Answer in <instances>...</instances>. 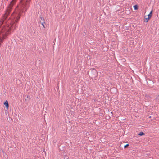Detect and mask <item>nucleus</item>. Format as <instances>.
I'll return each mask as SVG.
<instances>
[{
	"label": "nucleus",
	"instance_id": "20e7f679",
	"mask_svg": "<svg viewBox=\"0 0 159 159\" xmlns=\"http://www.w3.org/2000/svg\"><path fill=\"white\" fill-rule=\"evenodd\" d=\"M152 10L150 11L149 14L148 15V18H150V19L151 18L152 15Z\"/></svg>",
	"mask_w": 159,
	"mask_h": 159
},
{
	"label": "nucleus",
	"instance_id": "f257e3e1",
	"mask_svg": "<svg viewBox=\"0 0 159 159\" xmlns=\"http://www.w3.org/2000/svg\"><path fill=\"white\" fill-rule=\"evenodd\" d=\"M30 0H23L20 4L12 13L10 17H8L11 11L13 4L10 3L0 20V39L3 40L10 33V31L17 27V23L20 16L25 13L28 8Z\"/></svg>",
	"mask_w": 159,
	"mask_h": 159
},
{
	"label": "nucleus",
	"instance_id": "f03ea898",
	"mask_svg": "<svg viewBox=\"0 0 159 159\" xmlns=\"http://www.w3.org/2000/svg\"><path fill=\"white\" fill-rule=\"evenodd\" d=\"M91 74L92 77H95L97 75V71L94 69H93L91 70Z\"/></svg>",
	"mask_w": 159,
	"mask_h": 159
},
{
	"label": "nucleus",
	"instance_id": "1a4fd4ad",
	"mask_svg": "<svg viewBox=\"0 0 159 159\" xmlns=\"http://www.w3.org/2000/svg\"><path fill=\"white\" fill-rule=\"evenodd\" d=\"M145 97L147 98L148 99H150V96L147 94L145 95Z\"/></svg>",
	"mask_w": 159,
	"mask_h": 159
},
{
	"label": "nucleus",
	"instance_id": "39448f33",
	"mask_svg": "<svg viewBox=\"0 0 159 159\" xmlns=\"http://www.w3.org/2000/svg\"><path fill=\"white\" fill-rule=\"evenodd\" d=\"M145 134L143 132H140L138 134V135H139L140 136H142L143 135Z\"/></svg>",
	"mask_w": 159,
	"mask_h": 159
},
{
	"label": "nucleus",
	"instance_id": "6e6552de",
	"mask_svg": "<svg viewBox=\"0 0 159 159\" xmlns=\"http://www.w3.org/2000/svg\"><path fill=\"white\" fill-rule=\"evenodd\" d=\"M149 19H150V18H149L148 17L147 18H145V19H144V21L146 22H147L148 21Z\"/></svg>",
	"mask_w": 159,
	"mask_h": 159
},
{
	"label": "nucleus",
	"instance_id": "ddd939ff",
	"mask_svg": "<svg viewBox=\"0 0 159 159\" xmlns=\"http://www.w3.org/2000/svg\"><path fill=\"white\" fill-rule=\"evenodd\" d=\"M130 13V11H129L128 12H127V13H128V14H129Z\"/></svg>",
	"mask_w": 159,
	"mask_h": 159
},
{
	"label": "nucleus",
	"instance_id": "9b49d317",
	"mask_svg": "<svg viewBox=\"0 0 159 159\" xmlns=\"http://www.w3.org/2000/svg\"><path fill=\"white\" fill-rule=\"evenodd\" d=\"M44 21H43V22L41 23V25H43V26L44 28H45V26L44 25Z\"/></svg>",
	"mask_w": 159,
	"mask_h": 159
},
{
	"label": "nucleus",
	"instance_id": "0eeeda50",
	"mask_svg": "<svg viewBox=\"0 0 159 159\" xmlns=\"http://www.w3.org/2000/svg\"><path fill=\"white\" fill-rule=\"evenodd\" d=\"M157 102H159V95H158L156 99V101Z\"/></svg>",
	"mask_w": 159,
	"mask_h": 159
},
{
	"label": "nucleus",
	"instance_id": "9d476101",
	"mask_svg": "<svg viewBox=\"0 0 159 159\" xmlns=\"http://www.w3.org/2000/svg\"><path fill=\"white\" fill-rule=\"evenodd\" d=\"M129 146V144H126V145H125L124 146V148H126V147H128V146Z\"/></svg>",
	"mask_w": 159,
	"mask_h": 159
},
{
	"label": "nucleus",
	"instance_id": "7ed1b4c3",
	"mask_svg": "<svg viewBox=\"0 0 159 159\" xmlns=\"http://www.w3.org/2000/svg\"><path fill=\"white\" fill-rule=\"evenodd\" d=\"M4 105L6 106V107H7V109H8L9 107V104L8 102L7 101H6L4 103Z\"/></svg>",
	"mask_w": 159,
	"mask_h": 159
},
{
	"label": "nucleus",
	"instance_id": "423d86ee",
	"mask_svg": "<svg viewBox=\"0 0 159 159\" xmlns=\"http://www.w3.org/2000/svg\"><path fill=\"white\" fill-rule=\"evenodd\" d=\"M133 7L135 10H137L138 9V6L137 5H135Z\"/></svg>",
	"mask_w": 159,
	"mask_h": 159
},
{
	"label": "nucleus",
	"instance_id": "f8f14e48",
	"mask_svg": "<svg viewBox=\"0 0 159 159\" xmlns=\"http://www.w3.org/2000/svg\"><path fill=\"white\" fill-rule=\"evenodd\" d=\"M40 17L41 19V20L42 21H43V22L44 21V18L43 17H41V16H40Z\"/></svg>",
	"mask_w": 159,
	"mask_h": 159
}]
</instances>
